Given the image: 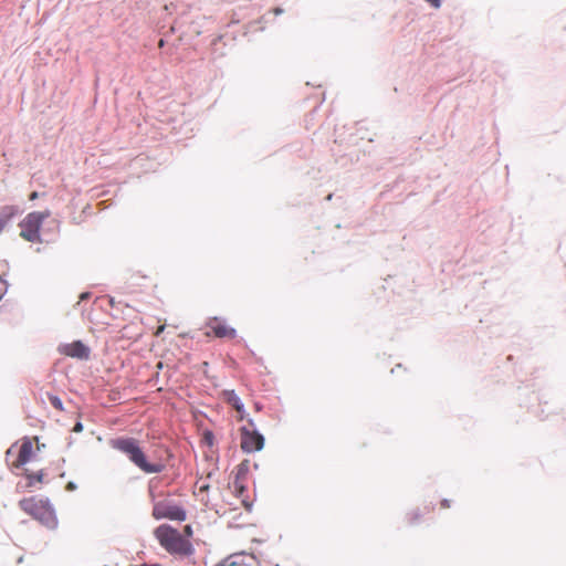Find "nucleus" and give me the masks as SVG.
<instances>
[{
    "label": "nucleus",
    "instance_id": "obj_1",
    "mask_svg": "<svg viewBox=\"0 0 566 566\" xmlns=\"http://www.w3.org/2000/svg\"><path fill=\"white\" fill-rule=\"evenodd\" d=\"M109 444L113 449L125 454L128 460L140 471L147 474L160 473L166 464L161 460L149 461L140 442L132 437H119L112 439Z\"/></svg>",
    "mask_w": 566,
    "mask_h": 566
},
{
    "label": "nucleus",
    "instance_id": "obj_2",
    "mask_svg": "<svg viewBox=\"0 0 566 566\" xmlns=\"http://www.w3.org/2000/svg\"><path fill=\"white\" fill-rule=\"evenodd\" d=\"M154 534L160 546L172 555L190 556L195 551L191 542L168 524L158 526Z\"/></svg>",
    "mask_w": 566,
    "mask_h": 566
},
{
    "label": "nucleus",
    "instance_id": "obj_3",
    "mask_svg": "<svg viewBox=\"0 0 566 566\" xmlns=\"http://www.w3.org/2000/svg\"><path fill=\"white\" fill-rule=\"evenodd\" d=\"M20 509L45 526L52 527L56 523L55 514L48 500L36 496L22 499Z\"/></svg>",
    "mask_w": 566,
    "mask_h": 566
},
{
    "label": "nucleus",
    "instance_id": "obj_4",
    "mask_svg": "<svg viewBox=\"0 0 566 566\" xmlns=\"http://www.w3.org/2000/svg\"><path fill=\"white\" fill-rule=\"evenodd\" d=\"M51 216L49 210L28 213L19 223L20 237L28 242H41L40 229L45 219Z\"/></svg>",
    "mask_w": 566,
    "mask_h": 566
},
{
    "label": "nucleus",
    "instance_id": "obj_5",
    "mask_svg": "<svg viewBox=\"0 0 566 566\" xmlns=\"http://www.w3.org/2000/svg\"><path fill=\"white\" fill-rule=\"evenodd\" d=\"M153 516L156 520L169 518L174 521H185L187 517L186 511L167 501H159L154 504Z\"/></svg>",
    "mask_w": 566,
    "mask_h": 566
},
{
    "label": "nucleus",
    "instance_id": "obj_6",
    "mask_svg": "<svg viewBox=\"0 0 566 566\" xmlns=\"http://www.w3.org/2000/svg\"><path fill=\"white\" fill-rule=\"evenodd\" d=\"M241 449L251 453L260 451L264 446V438L256 430H250L247 427L241 428Z\"/></svg>",
    "mask_w": 566,
    "mask_h": 566
},
{
    "label": "nucleus",
    "instance_id": "obj_7",
    "mask_svg": "<svg viewBox=\"0 0 566 566\" xmlns=\"http://www.w3.org/2000/svg\"><path fill=\"white\" fill-rule=\"evenodd\" d=\"M208 327L210 332L207 335L213 334V336L218 338H229L232 339L237 336V332L234 328L227 325L223 321L214 317L210 319L208 323Z\"/></svg>",
    "mask_w": 566,
    "mask_h": 566
},
{
    "label": "nucleus",
    "instance_id": "obj_8",
    "mask_svg": "<svg viewBox=\"0 0 566 566\" xmlns=\"http://www.w3.org/2000/svg\"><path fill=\"white\" fill-rule=\"evenodd\" d=\"M60 353L80 359H87L90 356V348L82 342L75 340L71 344H64L60 347Z\"/></svg>",
    "mask_w": 566,
    "mask_h": 566
},
{
    "label": "nucleus",
    "instance_id": "obj_9",
    "mask_svg": "<svg viewBox=\"0 0 566 566\" xmlns=\"http://www.w3.org/2000/svg\"><path fill=\"white\" fill-rule=\"evenodd\" d=\"M33 454V443L29 438H24L19 447L17 459L12 462L13 468H21L28 463Z\"/></svg>",
    "mask_w": 566,
    "mask_h": 566
},
{
    "label": "nucleus",
    "instance_id": "obj_10",
    "mask_svg": "<svg viewBox=\"0 0 566 566\" xmlns=\"http://www.w3.org/2000/svg\"><path fill=\"white\" fill-rule=\"evenodd\" d=\"M222 397L223 400L230 406H232L235 409V411L240 415L239 420H242L244 418V407L240 398L234 392V390H224L222 392Z\"/></svg>",
    "mask_w": 566,
    "mask_h": 566
},
{
    "label": "nucleus",
    "instance_id": "obj_11",
    "mask_svg": "<svg viewBox=\"0 0 566 566\" xmlns=\"http://www.w3.org/2000/svg\"><path fill=\"white\" fill-rule=\"evenodd\" d=\"M17 206L7 205L0 208V228L3 230L7 224L18 214Z\"/></svg>",
    "mask_w": 566,
    "mask_h": 566
},
{
    "label": "nucleus",
    "instance_id": "obj_12",
    "mask_svg": "<svg viewBox=\"0 0 566 566\" xmlns=\"http://www.w3.org/2000/svg\"><path fill=\"white\" fill-rule=\"evenodd\" d=\"M24 475L29 480L28 486L31 488L33 485V482L42 483L44 478L43 470H40L35 473L29 472V470H25Z\"/></svg>",
    "mask_w": 566,
    "mask_h": 566
},
{
    "label": "nucleus",
    "instance_id": "obj_13",
    "mask_svg": "<svg viewBox=\"0 0 566 566\" xmlns=\"http://www.w3.org/2000/svg\"><path fill=\"white\" fill-rule=\"evenodd\" d=\"M46 397H48L49 401L51 402V405L56 410H59V411H63L64 410L62 400L57 396L48 392Z\"/></svg>",
    "mask_w": 566,
    "mask_h": 566
},
{
    "label": "nucleus",
    "instance_id": "obj_14",
    "mask_svg": "<svg viewBox=\"0 0 566 566\" xmlns=\"http://www.w3.org/2000/svg\"><path fill=\"white\" fill-rule=\"evenodd\" d=\"M406 518L410 525H413L420 521L421 513L419 512V510H413L407 514Z\"/></svg>",
    "mask_w": 566,
    "mask_h": 566
},
{
    "label": "nucleus",
    "instance_id": "obj_15",
    "mask_svg": "<svg viewBox=\"0 0 566 566\" xmlns=\"http://www.w3.org/2000/svg\"><path fill=\"white\" fill-rule=\"evenodd\" d=\"M192 534H193V533H192V527H191L190 525H186V526L184 527V534H182V535H184V537H186V538H188V539H189V538L192 536Z\"/></svg>",
    "mask_w": 566,
    "mask_h": 566
},
{
    "label": "nucleus",
    "instance_id": "obj_16",
    "mask_svg": "<svg viewBox=\"0 0 566 566\" xmlns=\"http://www.w3.org/2000/svg\"><path fill=\"white\" fill-rule=\"evenodd\" d=\"M430 4H432L434 8H439L441 4V0H426Z\"/></svg>",
    "mask_w": 566,
    "mask_h": 566
},
{
    "label": "nucleus",
    "instance_id": "obj_17",
    "mask_svg": "<svg viewBox=\"0 0 566 566\" xmlns=\"http://www.w3.org/2000/svg\"><path fill=\"white\" fill-rule=\"evenodd\" d=\"M165 329V325H160L157 327L156 332H155V336H159Z\"/></svg>",
    "mask_w": 566,
    "mask_h": 566
},
{
    "label": "nucleus",
    "instance_id": "obj_18",
    "mask_svg": "<svg viewBox=\"0 0 566 566\" xmlns=\"http://www.w3.org/2000/svg\"><path fill=\"white\" fill-rule=\"evenodd\" d=\"M441 507H442V509H448V507H450V501H449V500H442V501H441Z\"/></svg>",
    "mask_w": 566,
    "mask_h": 566
},
{
    "label": "nucleus",
    "instance_id": "obj_19",
    "mask_svg": "<svg viewBox=\"0 0 566 566\" xmlns=\"http://www.w3.org/2000/svg\"><path fill=\"white\" fill-rule=\"evenodd\" d=\"M38 198H39V192H36V191L31 192L30 196H29L30 200H35Z\"/></svg>",
    "mask_w": 566,
    "mask_h": 566
},
{
    "label": "nucleus",
    "instance_id": "obj_20",
    "mask_svg": "<svg viewBox=\"0 0 566 566\" xmlns=\"http://www.w3.org/2000/svg\"><path fill=\"white\" fill-rule=\"evenodd\" d=\"M88 297H90V293H87V292L82 293V294L80 295V300H81V301H84V300H86V298H88Z\"/></svg>",
    "mask_w": 566,
    "mask_h": 566
},
{
    "label": "nucleus",
    "instance_id": "obj_21",
    "mask_svg": "<svg viewBox=\"0 0 566 566\" xmlns=\"http://www.w3.org/2000/svg\"><path fill=\"white\" fill-rule=\"evenodd\" d=\"M282 11H283V10H282L281 8H275V9L273 10L274 14H276V15H277V14H281V13H282Z\"/></svg>",
    "mask_w": 566,
    "mask_h": 566
},
{
    "label": "nucleus",
    "instance_id": "obj_22",
    "mask_svg": "<svg viewBox=\"0 0 566 566\" xmlns=\"http://www.w3.org/2000/svg\"><path fill=\"white\" fill-rule=\"evenodd\" d=\"M164 45H165V41H164L163 39H161V40H159L158 46H159V48H163Z\"/></svg>",
    "mask_w": 566,
    "mask_h": 566
},
{
    "label": "nucleus",
    "instance_id": "obj_23",
    "mask_svg": "<svg viewBox=\"0 0 566 566\" xmlns=\"http://www.w3.org/2000/svg\"><path fill=\"white\" fill-rule=\"evenodd\" d=\"M81 429H82L81 423H77V424L75 426V431H80Z\"/></svg>",
    "mask_w": 566,
    "mask_h": 566
},
{
    "label": "nucleus",
    "instance_id": "obj_24",
    "mask_svg": "<svg viewBox=\"0 0 566 566\" xmlns=\"http://www.w3.org/2000/svg\"><path fill=\"white\" fill-rule=\"evenodd\" d=\"M12 453V448H10L8 451H7V457H10Z\"/></svg>",
    "mask_w": 566,
    "mask_h": 566
},
{
    "label": "nucleus",
    "instance_id": "obj_25",
    "mask_svg": "<svg viewBox=\"0 0 566 566\" xmlns=\"http://www.w3.org/2000/svg\"><path fill=\"white\" fill-rule=\"evenodd\" d=\"M3 230L0 228V233L2 232Z\"/></svg>",
    "mask_w": 566,
    "mask_h": 566
}]
</instances>
